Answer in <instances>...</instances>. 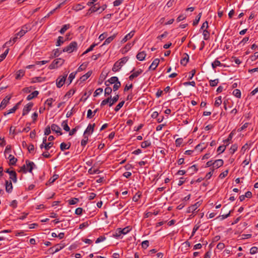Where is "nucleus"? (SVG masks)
Segmentation results:
<instances>
[{"instance_id": "11", "label": "nucleus", "mask_w": 258, "mask_h": 258, "mask_svg": "<svg viewBox=\"0 0 258 258\" xmlns=\"http://www.w3.org/2000/svg\"><path fill=\"white\" fill-rule=\"evenodd\" d=\"M117 81H119L117 77H112L105 82V85L106 86H109L110 84H115L117 83Z\"/></svg>"}, {"instance_id": "26", "label": "nucleus", "mask_w": 258, "mask_h": 258, "mask_svg": "<svg viewBox=\"0 0 258 258\" xmlns=\"http://www.w3.org/2000/svg\"><path fill=\"white\" fill-rule=\"evenodd\" d=\"M53 61L54 62V64L56 66V68H57L58 66H61L64 63V60L61 58H59L54 59Z\"/></svg>"}, {"instance_id": "16", "label": "nucleus", "mask_w": 258, "mask_h": 258, "mask_svg": "<svg viewBox=\"0 0 258 258\" xmlns=\"http://www.w3.org/2000/svg\"><path fill=\"white\" fill-rule=\"evenodd\" d=\"M224 164V161L222 159H218L214 162V168L217 169L222 166Z\"/></svg>"}, {"instance_id": "4", "label": "nucleus", "mask_w": 258, "mask_h": 258, "mask_svg": "<svg viewBox=\"0 0 258 258\" xmlns=\"http://www.w3.org/2000/svg\"><path fill=\"white\" fill-rule=\"evenodd\" d=\"M131 229L130 228V227H126L123 229L118 228L116 230L115 234H114V236L115 237H119L122 234L123 235L126 234L130 232Z\"/></svg>"}, {"instance_id": "51", "label": "nucleus", "mask_w": 258, "mask_h": 258, "mask_svg": "<svg viewBox=\"0 0 258 258\" xmlns=\"http://www.w3.org/2000/svg\"><path fill=\"white\" fill-rule=\"evenodd\" d=\"M120 86H121L120 82L119 81H117V82L115 83L113 86V91H116V90H117L120 88Z\"/></svg>"}, {"instance_id": "62", "label": "nucleus", "mask_w": 258, "mask_h": 258, "mask_svg": "<svg viewBox=\"0 0 258 258\" xmlns=\"http://www.w3.org/2000/svg\"><path fill=\"white\" fill-rule=\"evenodd\" d=\"M123 2V0H115L113 2V6L117 7L120 5Z\"/></svg>"}, {"instance_id": "12", "label": "nucleus", "mask_w": 258, "mask_h": 258, "mask_svg": "<svg viewBox=\"0 0 258 258\" xmlns=\"http://www.w3.org/2000/svg\"><path fill=\"white\" fill-rule=\"evenodd\" d=\"M134 34H135V31H132L131 32H130L128 34L126 35L123 38V39L121 41V43H124L125 42H126L128 40H130V39H131L133 37V36L134 35Z\"/></svg>"}, {"instance_id": "15", "label": "nucleus", "mask_w": 258, "mask_h": 258, "mask_svg": "<svg viewBox=\"0 0 258 258\" xmlns=\"http://www.w3.org/2000/svg\"><path fill=\"white\" fill-rule=\"evenodd\" d=\"M160 60L158 58L155 59L149 68V70H154L159 64Z\"/></svg>"}, {"instance_id": "35", "label": "nucleus", "mask_w": 258, "mask_h": 258, "mask_svg": "<svg viewBox=\"0 0 258 258\" xmlns=\"http://www.w3.org/2000/svg\"><path fill=\"white\" fill-rule=\"evenodd\" d=\"M70 27V24L64 25L61 29L59 30V32L61 34H63Z\"/></svg>"}, {"instance_id": "64", "label": "nucleus", "mask_w": 258, "mask_h": 258, "mask_svg": "<svg viewBox=\"0 0 258 258\" xmlns=\"http://www.w3.org/2000/svg\"><path fill=\"white\" fill-rule=\"evenodd\" d=\"M257 250V247L255 246L252 247L250 249V253L251 254H255L256 253Z\"/></svg>"}, {"instance_id": "17", "label": "nucleus", "mask_w": 258, "mask_h": 258, "mask_svg": "<svg viewBox=\"0 0 258 258\" xmlns=\"http://www.w3.org/2000/svg\"><path fill=\"white\" fill-rule=\"evenodd\" d=\"M21 101L17 103L12 108L10 109L7 113H5L4 115H6L10 113H14L16 111V110L18 108L19 106L21 103Z\"/></svg>"}, {"instance_id": "32", "label": "nucleus", "mask_w": 258, "mask_h": 258, "mask_svg": "<svg viewBox=\"0 0 258 258\" xmlns=\"http://www.w3.org/2000/svg\"><path fill=\"white\" fill-rule=\"evenodd\" d=\"M185 56L180 60V63L183 66H185L189 60V56L187 54H185Z\"/></svg>"}, {"instance_id": "25", "label": "nucleus", "mask_w": 258, "mask_h": 258, "mask_svg": "<svg viewBox=\"0 0 258 258\" xmlns=\"http://www.w3.org/2000/svg\"><path fill=\"white\" fill-rule=\"evenodd\" d=\"M99 9H101L100 7L99 6L98 3L95 4L89 9V11L90 13H94L96 12H98L99 11Z\"/></svg>"}, {"instance_id": "2", "label": "nucleus", "mask_w": 258, "mask_h": 258, "mask_svg": "<svg viewBox=\"0 0 258 258\" xmlns=\"http://www.w3.org/2000/svg\"><path fill=\"white\" fill-rule=\"evenodd\" d=\"M78 43L76 41H73L70 44L64 47L62 49V52H67L68 53H71L77 49Z\"/></svg>"}, {"instance_id": "54", "label": "nucleus", "mask_w": 258, "mask_h": 258, "mask_svg": "<svg viewBox=\"0 0 258 258\" xmlns=\"http://www.w3.org/2000/svg\"><path fill=\"white\" fill-rule=\"evenodd\" d=\"M110 100H111V96L108 97L107 98L103 100L101 103V106H103L106 105V104L108 103Z\"/></svg>"}, {"instance_id": "59", "label": "nucleus", "mask_w": 258, "mask_h": 258, "mask_svg": "<svg viewBox=\"0 0 258 258\" xmlns=\"http://www.w3.org/2000/svg\"><path fill=\"white\" fill-rule=\"evenodd\" d=\"M95 115H94L93 112L91 110L89 109L87 111V117L88 118H92Z\"/></svg>"}, {"instance_id": "61", "label": "nucleus", "mask_w": 258, "mask_h": 258, "mask_svg": "<svg viewBox=\"0 0 258 258\" xmlns=\"http://www.w3.org/2000/svg\"><path fill=\"white\" fill-rule=\"evenodd\" d=\"M58 178V175L57 174H54L53 175V176L52 177H51L49 180V181L50 182V183H53V182H54L57 178Z\"/></svg>"}, {"instance_id": "8", "label": "nucleus", "mask_w": 258, "mask_h": 258, "mask_svg": "<svg viewBox=\"0 0 258 258\" xmlns=\"http://www.w3.org/2000/svg\"><path fill=\"white\" fill-rule=\"evenodd\" d=\"M11 98V96H7L2 101L0 105V110L5 108L9 102Z\"/></svg>"}, {"instance_id": "56", "label": "nucleus", "mask_w": 258, "mask_h": 258, "mask_svg": "<svg viewBox=\"0 0 258 258\" xmlns=\"http://www.w3.org/2000/svg\"><path fill=\"white\" fill-rule=\"evenodd\" d=\"M85 7L82 6V5L78 4L74 7V10L77 11H78L83 9Z\"/></svg>"}, {"instance_id": "22", "label": "nucleus", "mask_w": 258, "mask_h": 258, "mask_svg": "<svg viewBox=\"0 0 258 258\" xmlns=\"http://www.w3.org/2000/svg\"><path fill=\"white\" fill-rule=\"evenodd\" d=\"M10 179L12 180L13 182L16 183L17 181V173L16 172L12 170L11 173H10Z\"/></svg>"}, {"instance_id": "55", "label": "nucleus", "mask_w": 258, "mask_h": 258, "mask_svg": "<svg viewBox=\"0 0 258 258\" xmlns=\"http://www.w3.org/2000/svg\"><path fill=\"white\" fill-rule=\"evenodd\" d=\"M103 92V89L99 88L95 90V91L94 93V96L96 97L98 95H99L100 94H101Z\"/></svg>"}, {"instance_id": "33", "label": "nucleus", "mask_w": 258, "mask_h": 258, "mask_svg": "<svg viewBox=\"0 0 258 258\" xmlns=\"http://www.w3.org/2000/svg\"><path fill=\"white\" fill-rule=\"evenodd\" d=\"M64 42V40H63V37L62 36H59L57 38V40L56 42V46H59L62 44H63Z\"/></svg>"}, {"instance_id": "18", "label": "nucleus", "mask_w": 258, "mask_h": 258, "mask_svg": "<svg viewBox=\"0 0 258 258\" xmlns=\"http://www.w3.org/2000/svg\"><path fill=\"white\" fill-rule=\"evenodd\" d=\"M146 56V53L145 51H143L139 52L137 54L136 57L138 60H139L140 61H142L145 59Z\"/></svg>"}, {"instance_id": "43", "label": "nucleus", "mask_w": 258, "mask_h": 258, "mask_svg": "<svg viewBox=\"0 0 258 258\" xmlns=\"http://www.w3.org/2000/svg\"><path fill=\"white\" fill-rule=\"evenodd\" d=\"M227 145H222L219 146L217 149V152L219 153L218 154H220L225 150Z\"/></svg>"}, {"instance_id": "7", "label": "nucleus", "mask_w": 258, "mask_h": 258, "mask_svg": "<svg viewBox=\"0 0 258 258\" xmlns=\"http://www.w3.org/2000/svg\"><path fill=\"white\" fill-rule=\"evenodd\" d=\"M33 105V103L29 102L26 106H25L23 110L22 115L24 116L26 115L31 110Z\"/></svg>"}, {"instance_id": "28", "label": "nucleus", "mask_w": 258, "mask_h": 258, "mask_svg": "<svg viewBox=\"0 0 258 258\" xmlns=\"http://www.w3.org/2000/svg\"><path fill=\"white\" fill-rule=\"evenodd\" d=\"M38 94H39V92L38 91H34L31 94L28 95V96L27 97V100H30L32 99H33L34 98L37 97V95H38Z\"/></svg>"}, {"instance_id": "6", "label": "nucleus", "mask_w": 258, "mask_h": 258, "mask_svg": "<svg viewBox=\"0 0 258 258\" xmlns=\"http://www.w3.org/2000/svg\"><path fill=\"white\" fill-rule=\"evenodd\" d=\"M201 205V202H197L194 205H192L191 206L187 208L186 212L187 213H189L191 212L194 213L198 209V208L200 207V206Z\"/></svg>"}, {"instance_id": "60", "label": "nucleus", "mask_w": 258, "mask_h": 258, "mask_svg": "<svg viewBox=\"0 0 258 258\" xmlns=\"http://www.w3.org/2000/svg\"><path fill=\"white\" fill-rule=\"evenodd\" d=\"M183 139L182 138H178L175 141V145L176 147H179L182 143Z\"/></svg>"}, {"instance_id": "44", "label": "nucleus", "mask_w": 258, "mask_h": 258, "mask_svg": "<svg viewBox=\"0 0 258 258\" xmlns=\"http://www.w3.org/2000/svg\"><path fill=\"white\" fill-rule=\"evenodd\" d=\"M201 16H202V13H200L199 14V15L197 16L196 19L193 22L192 24L194 26H196L197 25H198V24L200 20V18L201 17Z\"/></svg>"}, {"instance_id": "38", "label": "nucleus", "mask_w": 258, "mask_h": 258, "mask_svg": "<svg viewBox=\"0 0 258 258\" xmlns=\"http://www.w3.org/2000/svg\"><path fill=\"white\" fill-rule=\"evenodd\" d=\"M77 73V72H73L70 74L68 78L69 84H70L72 83L73 80L75 78Z\"/></svg>"}, {"instance_id": "31", "label": "nucleus", "mask_w": 258, "mask_h": 258, "mask_svg": "<svg viewBox=\"0 0 258 258\" xmlns=\"http://www.w3.org/2000/svg\"><path fill=\"white\" fill-rule=\"evenodd\" d=\"M61 126H62L63 130L66 132H69L70 131V128L68 125V120H64L61 123Z\"/></svg>"}, {"instance_id": "24", "label": "nucleus", "mask_w": 258, "mask_h": 258, "mask_svg": "<svg viewBox=\"0 0 258 258\" xmlns=\"http://www.w3.org/2000/svg\"><path fill=\"white\" fill-rule=\"evenodd\" d=\"M117 34H114L113 35L108 37L104 42L102 45H107L109 44L116 36Z\"/></svg>"}, {"instance_id": "47", "label": "nucleus", "mask_w": 258, "mask_h": 258, "mask_svg": "<svg viewBox=\"0 0 258 258\" xmlns=\"http://www.w3.org/2000/svg\"><path fill=\"white\" fill-rule=\"evenodd\" d=\"M124 104V101H122L120 102H119L115 107L114 110L116 112L118 111L122 107Z\"/></svg>"}, {"instance_id": "19", "label": "nucleus", "mask_w": 258, "mask_h": 258, "mask_svg": "<svg viewBox=\"0 0 258 258\" xmlns=\"http://www.w3.org/2000/svg\"><path fill=\"white\" fill-rule=\"evenodd\" d=\"M53 143L52 142H49L46 143L44 144H41L40 145V149H42L43 148H44L46 150H48L49 149L53 146Z\"/></svg>"}, {"instance_id": "45", "label": "nucleus", "mask_w": 258, "mask_h": 258, "mask_svg": "<svg viewBox=\"0 0 258 258\" xmlns=\"http://www.w3.org/2000/svg\"><path fill=\"white\" fill-rule=\"evenodd\" d=\"M203 35L205 40H207L209 39L210 37V33L206 30H204Z\"/></svg>"}, {"instance_id": "3", "label": "nucleus", "mask_w": 258, "mask_h": 258, "mask_svg": "<svg viewBox=\"0 0 258 258\" xmlns=\"http://www.w3.org/2000/svg\"><path fill=\"white\" fill-rule=\"evenodd\" d=\"M65 246V244L60 243L55 245L54 246L50 247L49 249L50 253H54L62 249Z\"/></svg>"}, {"instance_id": "9", "label": "nucleus", "mask_w": 258, "mask_h": 258, "mask_svg": "<svg viewBox=\"0 0 258 258\" xmlns=\"http://www.w3.org/2000/svg\"><path fill=\"white\" fill-rule=\"evenodd\" d=\"M5 186H6V191L8 193H11L13 190V185L12 181L11 180L9 181L6 180L5 181Z\"/></svg>"}, {"instance_id": "53", "label": "nucleus", "mask_w": 258, "mask_h": 258, "mask_svg": "<svg viewBox=\"0 0 258 258\" xmlns=\"http://www.w3.org/2000/svg\"><path fill=\"white\" fill-rule=\"evenodd\" d=\"M53 102V99L51 98L47 99L45 102V104H47L49 107L52 106V103Z\"/></svg>"}, {"instance_id": "49", "label": "nucleus", "mask_w": 258, "mask_h": 258, "mask_svg": "<svg viewBox=\"0 0 258 258\" xmlns=\"http://www.w3.org/2000/svg\"><path fill=\"white\" fill-rule=\"evenodd\" d=\"M238 146L236 144H234L231 146L230 149V152L231 154H234V152L237 150Z\"/></svg>"}, {"instance_id": "50", "label": "nucleus", "mask_w": 258, "mask_h": 258, "mask_svg": "<svg viewBox=\"0 0 258 258\" xmlns=\"http://www.w3.org/2000/svg\"><path fill=\"white\" fill-rule=\"evenodd\" d=\"M210 85L212 87H214L217 85V84L219 83V80L218 79L213 80H210Z\"/></svg>"}, {"instance_id": "58", "label": "nucleus", "mask_w": 258, "mask_h": 258, "mask_svg": "<svg viewBox=\"0 0 258 258\" xmlns=\"http://www.w3.org/2000/svg\"><path fill=\"white\" fill-rule=\"evenodd\" d=\"M42 81V78L41 77H35L32 78L31 83H35L36 82H41Z\"/></svg>"}, {"instance_id": "37", "label": "nucleus", "mask_w": 258, "mask_h": 258, "mask_svg": "<svg viewBox=\"0 0 258 258\" xmlns=\"http://www.w3.org/2000/svg\"><path fill=\"white\" fill-rule=\"evenodd\" d=\"M97 45V44L93 43L92 44L86 51H85L83 54L82 55H85L87 54V53L89 52L90 51L93 50L94 47L96 46Z\"/></svg>"}, {"instance_id": "42", "label": "nucleus", "mask_w": 258, "mask_h": 258, "mask_svg": "<svg viewBox=\"0 0 258 258\" xmlns=\"http://www.w3.org/2000/svg\"><path fill=\"white\" fill-rule=\"evenodd\" d=\"M222 103L221 96H219L216 98L214 105L216 107L219 106Z\"/></svg>"}, {"instance_id": "39", "label": "nucleus", "mask_w": 258, "mask_h": 258, "mask_svg": "<svg viewBox=\"0 0 258 258\" xmlns=\"http://www.w3.org/2000/svg\"><path fill=\"white\" fill-rule=\"evenodd\" d=\"M233 94L235 97L240 98L241 97V92L240 90L236 89L233 91Z\"/></svg>"}, {"instance_id": "41", "label": "nucleus", "mask_w": 258, "mask_h": 258, "mask_svg": "<svg viewBox=\"0 0 258 258\" xmlns=\"http://www.w3.org/2000/svg\"><path fill=\"white\" fill-rule=\"evenodd\" d=\"M151 146V143L149 141H146L141 143V146L143 148H146Z\"/></svg>"}, {"instance_id": "30", "label": "nucleus", "mask_w": 258, "mask_h": 258, "mask_svg": "<svg viewBox=\"0 0 258 258\" xmlns=\"http://www.w3.org/2000/svg\"><path fill=\"white\" fill-rule=\"evenodd\" d=\"M25 72L23 70H19L16 74V79L17 80H20L24 75Z\"/></svg>"}, {"instance_id": "1", "label": "nucleus", "mask_w": 258, "mask_h": 258, "mask_svg": "<svg viewBox=\"0 0 258 258\" xmlns=\"http://www.w3.org/2000/svg\"><path fill=\"white\" fill-rule=\"evenodd\" d=\"M128 60L127 57H123L120 59L118 61H117L113 65L112 68V71L116 72L119 71L121 67Z\"/></svg>"}, {"instance_id": "34", "label": "nucleus", "mask_w": 258, "mask_h": 258, "mask_svg": "<svg viewBox=\"0 0 258 258\" xmlns=\"http://www.w3.org/2000/svg\"><path fill=\"white\" fill-rule=\"evenodd\" d=\"M52 53L51 57L53 58L58 56L61 53V52L59 51L58 49H55L53 50Z\"/></svg>"}, {"instance_id": "13", "label": "nucleus", "mask_w": 258, "mask_h": 258, "mask_svg": "<svg viewBox=\"0 0 258 258\" xmlns=\"http://www.w3.org/2000/svg\"><path fill=\"white\" fill-rule=\"evenodd\" d=\"M51 129L53 132H55L59 135H61L62 134L60 127L55 124H52L51 125Z\"/></svg>"}, {"instance_id": "57", "label": "nucleus", "mask_w": 258, "mask_h": 258, "mask_svg": "<svg viewBox=\"0 0 258 258\" xmlns=\"http://www.w3.org/2000/svg\"><path fill=\"white\" fill-rule=\"evenodd\" d=\"M149 245V242L148 240H145L142 242V246L143 248H147Z\"/></svg>"}, {"instance_id": "29", "label": "nucleus", "mask_w": 258, "mask_h": 258, "mask_svg": "<svg viewBox=\"0 0 258 258\" xmlns=\"http://www.w3.org/2000/svg\"><path fill=\"white\" fill-rule=\"evenodd\" d=\"M71 147V143L66 144L65 143H62L60 145V148L61 151H64L67 149H69Z\"/></svg>"}, {"instance_id": "5", "label": "nucleus", "mask_w": 258, "mask_h": 258, "mask_svg": "<svg viewBox=\"0 0 258 258\" xmlns=\"http://www.w3.org/2000/svg\"><path fill=\"white\" fill-rule=\"evenodd\" d=\"M68 76V73H64L63 76L61 78L59 77L56 81V86L58 88H60L63 86L66 78Z\"/></svg>"}, {"instance_id": "20", "label": "nucleus", "mask_w": 258, "mask_h": 258, "mask_svg": "<svg viewBox=\"0 0 258 258\" xmlns=\"http://www.w3.org/2000/svg\"><path fill=\"white\" fill-rule=\"evenodd\" d=\"M8 158L9 159V165H15L17 161V159L15 158L13 155L10 154L9 155Z\"/></svg>"}, {"instance_id": "52", "label": "nucleus", "mask_w": 258, "mask_h": 258, "mask_svg": "<svg viewBox=\"0 0 258 258\" xmlns=\"http://www.w3.org/2000/svg\"><path fill=\"white\" fill-rule=\"evenodd\" d=\"M200 225H196L193 229H192V233H191V235L190 237V238H191L195 234L196 232L199 229V228H200Z\"/></svg>"}, {"instance_id": "27", "label": "nucleus", "mask_w": 258, "mask_h": 258, "mask_svg": "<svg viewBox=\"0 0 258 258\" xmlns=\"http://www.w3.org/2000/svg\"><path fill=\"white\" fill-rule=\"evenodd\" d=\"M92 73V71H90L88 72L86 74L84 75L80 78V79L81 81L84 82V81H86L88 78H89L90 77Z\"/></svg>"}, {"instance_id": "63", "label": "nucleus", "mask_w": 258, "mask_h": 258, "mask_svg": "<svg viewBox=\"0 0 258 258\" xmlns=\"http://www.w3.org/2000/svg\"><path fill=\"white\" fill-rule=\"evenodd\" d=\"M167 35H168L167 32L165 31L162 34L159 35L157 37V39L161 40L163 38L166 37L167 36Z\"/></svg>"}, {"instance_id": "46", "label": "nucleus", "mask_w": 258, "mask_h": 258, "mask_svg": "<svg viewBox=\"0 0 258 258\" xmlns=\"http://www.w3.org/2000/svg\"><path fill=\"white\" fill-rule=\"evenodd\" d=\"M79 201L78 198H73L69 200V204L71 205H75Z\"/></svg>"}, {"instance_id": "40", "label": "nucleus", "mask_w": 258, "mask_h": 258, "mask_svg": "<svg viewBox=\"0 0 258 258\" xmlns=\"http://www.w3.org/2000/svg\"><path fill=\"white\" fill-rule=\"evenodd\" d=\"M112 91V88L109 86H107L105 89V90H104L105 96H106L109 95L111 93Z\"/></svg>"}, {"instance_id": "14", "label": "nucleus", "mask_w": 258, "mask_h": 258, "mask_svg": "<svg viewBox=\"0 0 258 258\" xmlns=\"http://www.w3.org/2000/svg\"><path fill=\"white\" fill-rule=\"evenodd\" d=\"M143 72V70L141 69H139L137 71L133 73L130 76L129 79L130 80H133L134 78L138 77Z\"/></svg>"}, {"instance_id": "10", "label": "nucleus", "mask_w": 258, "mask_h": 258, "mask_svg": "<svg viewBox=\"0 0 258 258\" xmlns=\"http://www.w3.org/2000/svg\"><path fill=\"white\" fill-rule=\"evenodd\" d=\"M95 126V124L93 123V124H89L87 126V128L84 132V134H87L88 135H90L93 133L94 130V127Z\"/></svg>"}, {"instance_id": "48", "label": "nucleus", "mask_w": 258, "mask_h": 258, "mask_svg": "<svg viewBox=\"0 0 258 258\" xmlns=\"http://www.w3.org/2000/svg\"><path fill=\"white\" fill-rule=\"evenodd\" d=\"M221 66L220 61L217 59L215 60L212 63V66L213 69L216 68L218 66Z\"/></svg>"}, {"instance_id": "21", "label": "nucleus", "mask_w": 258, "mask_h": 258, "mask_svg": "<svg viewBox=\"0 0 258 258\" xmlns=\"http://www.w3.org/2000/svg\"><path fill=\"white\" fill-rule=\"evenodd\" d=\"M19 36H17V33H16L15 35V36L12 39V41H13V43H12V40H10V41L7 42L3 46V47H4L6 45H12L13 43H14L15 42H16V41L19 39Z\"/></svg>"}, {"instance_id": "36", "label": "nucleus", "mask_w": 258, "mask_h": 258, "mask_svg": "<svg viewBox=\"0 0 258 258\" xmlns=\"http://www.w3.org/2000/svg\"><path fill=\"white\" fill-rule=\"evenodd\" d=\"M233 136V132H232L229 135L228 138L226 140H223V142L224 143H226L227 146L229 144L230 141L232 140Z\"/></svg>"}, {"instance_id": "23", "label": "nucleus", "mask_w": 258, "mask_h": 258, "mask_svg": "<svg viewBox=\"0 0 258 258\" xmlns=\"http://www.w3.org/2000/svg\"><path fill=\"white\" fill-rule=\"evenodd\" d=\"M26 163L28 168V171L29 172H32L33 167L35 166V164L33 162L30 161L28 160L26 161Z\"/></svg>"}]
</instances>
